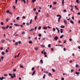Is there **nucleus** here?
<instances>
[{
    "label": "nucleus",
    "instance_id": "obj_39",
    "mask_svg": "<svg viewBox=\"0 0 80 80\" xmlns=\"http://www.w3.org/2000/svg\"><path fill=\"white\" fill-rule=\"evenodd\" d=\"M20 52H19L18 55V56H17V57H19V55H20Z\"/></svg>",
    "mask_w": 80,
    "mask_h": 80
},
{
    "label": "nucleus",
    "instance_id": "obj_48",
    "mask_svg": "<svg viewBox=\"0 0 80 80\" xmlns=\"http://www.w3.org/2000/svg\"><path fill=\"white\" fill-rule=\"evenodd\" d=\"M35 1H36V0H32V2L33 3H34V2H35Z\"/></svg>",
    "mask_w": 80,
    "mask_h": 80
},
{
    "label": "nucleus",
    "instance_id": "obj_3",
    "mask_svg": "<svg viewBox=\"0 0 80 80\" xmlns=\"http://www.w3.org/2000/svg\"><path fill=\"white\" fill-rule=\"evenodd\" d=\"M58 36H56L54 38V39L55 40H58Z\"/></svg>",
    "mask_w": 80,
    "mask_h": 80
},
{
    "label": "nucleus",
    "instance_id": "obj_11",
    "mask_svg": "<svg viewBox=\"0 0 80 80\" xmlns=\"http://www.w3.org/2000/svg\"><path fill=\"white\" fill-rule=\"evenodd\" d=\"M63 29H60V32L61 33H63Z\"/></svg>",
    "mask_w": 80,
    "mask_h": 80
},
{
    "label": "nucleus",
    "instance_id": "obj_23",
    "mask_svg": "<svg viewBox=\"0 0 80 80\" xmlns=\"http://www.w3.org/2000/svg\"><path fill=\"white\" fill-rule=\"evenodd\" d=\"M76 2L78 3H79V1L78 0H76Z\"/></svg>",
    "mask_w": 80,
    "mask_h": 80
},
{
    "label": "nucleus",
    "instance_id": "obj_32",
    "mask_svg": "<svg viewBox=\"0 0 80 80\" xmlns=\"http://www.w3.org/2000/svg\"><path fill=\"white\" fill-rule=\"evenodd\" d=\"M32 23V19H31L30 21V24H31Z\"/></svg>",
    "mask_w": 80,
    "mask_h": 80
},
{
    "label": "nucleus",
    "instance_id": "obj_2",
    "mask_svg": "<svg viewBox=\"0 0 80 80\" xmlns=\"http://www.w3.org/2000/svg\"><path fill=\"white\" fill-rule=\"evenodd\" d=\"M12 75L13 76H11V78H15V77H16V76H15V73L12 74Z\"/></svg>",
    "mask_w": 80,
    "mask_h": 80
},
{
    "label": "nucleus",
    "instance_id": "obj_53",
    "mask_svg": "<svg viewBox=\"0 0 80 80\" xmlns=\"http://www.w3.org/2000/svg\"><path fill=\"white\" fill-rule=\"evenodd\" d=\"M18 45V42H17L16 43H15V45Z\"/></svg>",
    "mask_w": 80,
    "mask_h": 80
},
{
    "label": "nucleus",
    "instance_id": "obj_9",
    "mask_svg": "<svg viewBox=\"0 0 80 80\" xmlns=\"http://www.w3.org/2000/svg\"><path fill=\"white\" fill-rule=\"evenodd\" d=\"M35 71H34L33 72H32V76L34 75H35Z\"/></svg>",
    "mask_w": 80,
    "mask_h": 80
},
{
    "label": "nucleus",
    "instance_id": "obj_10",
    "mask_svg": "<svg viewBox=\"0 0 80 80\" xmlns=\"http://www.w3.org/2000/svg\"><path fill=\"white\" fill-rule=\"evenodd\" d=\"M3 79H4V77H2L1 78V77H0V80H3Z\"/></svg>",
    "mask_w": 80,
    "mask_h": 80
},
{
    "label": "nucleus",
    "instance_id": "obj_63",
    "mask_svg": "<svg viewBox=\"0 0 80 80\" xmlns=\"http://www.w3.org/2000/svg\"><path fill=\"white\" fill-rule=\"evenodd\" d=\"M33 11H36V8H34L33 9Z\"/></svg>",
    "mask_w": 80,
    "mask_h": 80
},
{
    "label": "nucleus",
    "instance_id": "obj_17",
    "mask_svg": "<svg viewBox=\"0 0 80 80\" xmlns=\"http://www.w3.org/2000/svg\"><path fill=\"white\" fill-rule=\"evenodd\" d=\"M75 73H76V74H77V75H79V74H80V72H75Z\"/></svg>",
    "mask_w": 80,
    "mask_h": 80
},
{
    "label": "nucleus",
    "instance_id": "obj_50",
    "mask_svg": "<svg viewBox=\"0 0 80 80\" xmlns=\"http://www.w3.org/2000/svg\"><path fill=\"white\" fill-rule=\"evenodd\" d=\"M37 27L36 26L35 28V30H37Z\"/></svg>",
    "mask_w": 80,
    "mask_h": 80
},
{
    "label": "nucleus",
    "instance_id": "obj_31",
    "mask_svg": "<svg viewBox=\"0 0 80 80\" xmlns=\"http://www.w3.org/2000/svg\"><path fill=\"white\" fill-rule=\"evenodd\" d=\"M22 0V1H23L24 2V3H26V1H25V0Z\"/></svg>",
    "mask_w": 80,
    "mask_h": 80
},
{
    "label": "nucleus",
    "instance_id": "obj_37",
    "mask_svg": "<svg viewBox=\"0 0 80 80\" xmlns=\"http://www.w3.org/2000/svg\"><path fill=\"white\" fill-rule=\"evenodd\" d=\"M6 53H8V49L6 50Z\"/></svg>",
    "mask_w": 80,
    "mask_h": 80
},
{
    "label": "nucleus",
    "instance_id": "obj_44",
    "mask_svg": "<svg viewBox=\"0 0 80 80\" xmlns=\"http://www.w3.org/2000/svg\"><path fill=\"white\" fill-rule=\"evenodd\" d=\"M41 26H39L38 28V30H40L41 29Z\"/></svg>",
    "mask_w": 80,
    "mask_h": 80
},
{
    "label": "nucleus",
    "instance_id": "obj_24",
    "mask_svg": "<svg viewBox=\"0 0 80 80\" xmlns=\"http://www.w3.org/2000/svg\"><path fill=\"white\" fill-rule=\"evenodd\" d=\"M29 43H33V42H32V41H30L29 42Z\"/></svg>",
    "mask_w": 80,
    "mask_h": 80
},
{
    "label": "nucleus",
    "instance_id": "obj_61",
    "mask_svg": "<svg viewBox=\"0 0 80 80\" xmlns=\"http://www.w3.org/2000/svg\"><path fill=\"white\" fill-rule=\"evenodd\" d=\"M41 47H45V45H41Z\"/></svg>",
    "mask_w": 80,
    "mask_h": 80
},
{
    "label": "nucleus",
    "instance_id": "obj_49",
    "mask_svg": "<svg viewBox=\"0 0 80 80\" xmlns=\"http://www.w3.org/2000/svg\"><path fill=\"white\" fill-rule=\"evenodd\" d=\"M9 76H11L12 77V74L9 73Z\"/></svg>",
    "mask_w": 80,
    "mask_h": 80
},
{
    "label": "nucleus",
    "instance_id": "obj_59",
    "mask_svg": "<svg viewBox=\"0 0 80 80\" xmlns=\"http://www.w3.org/2000/svg\"><path fill=\"white\" fill-rule=\"evenodd\" d=\"M9 20H10L9 19L7 18V19L6 21H7V22H8V21Z\"/></svg>",
    "mask_w": 80,
    "mask_h": 80
},
{
    "label": "nucleus",
    "instance_id": "obj_15",
    "mask_svg": "<svg viewBox=\"0 0 80 80\" xmlns=\"http://www.w3.org/2000/svg\"><path fill=\"white\" fill-rule=\"evenodd\" d=\"M2 30H5L6 29V27H2Z\"/></svg>",
    "mask_w": 80,
    "mask_h": 80
},
{
    "label": "nucleus",
    "instance_id": "obj_27",
    "mask_svg": "<svg viewBox=\"0 0 80 80\" xmlns=\"http://www.w3.org/2000/svg\"><path fill=\"white\" fill-rule=\"evenodd\" d=\"M38 36L39 37H42V34H38Z\"/></svg>",
    "mask_w": 80,
    "mask_h": 80
},
{
    "label": "nucleus",
    "instance_id": "obj_42",
    "mask_svg": "<svg viewBox=\"0 0 80 80\" xmlns=\"http://www.w3.org/2000/svg\"><path fill=\"white\" fill-rule=\"evenodd\" d=\"M45 78V74H44L43 76V79H44Z\"/></svg>",
    "mask_w": 80,
    "mask_h": 80
},
{
    "label": "nucleus",
    "instance_id": "obj_58",
    "mask_svg": "<svg viewBox=\"0 0 80 80\" xmlns=\"http://www.w3.org/2000/svg\"><path fill=\"white\" fill-rule=\"evenodd\" d=\"M51 51H53V50H54V49H53V48H51Z\"/></svg>",
    "mask_w": 80,
    "mask_h": 80
},
{
    "label": "nucleus",
    "instance_id": "obj_60",
    "mask_svg": "<svg viewBox=\"0 0 80 80\" xmlns=\"http://www.w3.org/2000/svg\"><path fill=\"white\" fill-rule=\"evenodd\" d=\"M53 3H54V5H56V4H57V2H53Z\"/></svg>",
    "mask_w": 80,
    "mask_h": 80
},
{
    "label": "nucleus",
    "instance_id": "obj_33",
    "mask_svg": "<svg viewBox=\"0 0 80 80\" xmlns=\"http://www.w3.org/2000/svg\"><path fill=\"white\" fill-rule=\"evenodd\" d=\"M40 62L42 63H43V60L41 59L40 60Z\"/></svg>",
    "mask_w": 80,
    "mask_h": 80
},
{
    "label": "nucleus",
    "instance_id": "obj_38",
    "mask_svg": "<svg viewBox=\"0 0 80 80\" xmlns=\"http://www.w3.org/2000/svg\"><path fill=\"white\" fill-rule=\"evenodd\" d=\"M16 71H17V70L16 69H13V72H16Z\"/></svg>",
    "mask_w": 80,
    "mask_h": 80
},
{
    "label": "nucleus",
    "instance_id": "obj_36",
    "mask_svg": "<svg viewBox=\"0 0 80 80\" xmlns=\"http://www.w3.org/2000/svg\"><path fill=\"white\" fill-rule=\"evenodd\" d=\"M3 49V47H1V48H0V50H2Z\"/></svg>",
    "mask_w": 80,
    "mask_h": 80
},
{
    "label": "nucleus",
    "instance_id": "obj_64",
    "mask_svg": "<svg viewBox=\"0 0 80 80\" xmlns=\"http://www.w3.org/2000/svg\"><path fill=\"white\" fill-rule=\"evenodd\" d=\"M69 63H72V60L69 61Z\"/></svg>",
    "mask_w": 80,
    "mask_h": 80
},
{
    "label": "nucleus",
    "instance_id": "obj_29",
    "mask_svg": "<svg viewBox=\"0 0 80 80\" xmlns=\"http://www.w3.org/2000/svg\"><path fill=\"white\" fill-rule=\"evenodd\" d=\"M35 50H38V47H37L36 48H34Z\"/></svg>",
    "mask_w": 80,
    "mask_h": 80
},
{
    "label": "nucleus",
    "instance_id": "obj_4",
    "mask_svg": "<svg viewBox=\"0 0 80 80\" xmlns=\"http://www.w3.org/2000/svg\"><path fill=\"white\" fill-rule=\"evenodd\" d=\"M56 30H58V33H59L60 30H59V29H58V28H57V27H56Z\"/></svg>",
    "mask_w": 80,
    "mask_h": 80
},
{
    "label": "nucleus",
    "instance_id": "obj_43",
    "mask_svg": "<svg viewBox=\"0 0 80 80\" xmlns=\"http://www.w3.org/2000/svg\"><path fill=\"white\" fill-rule=\"evenodd\" d=\"M20 26L21 28H22L23 27L22 25H20Z\"/></svg>",
    "mask_w": 80,
    "mask_h": 80
},
{
    "label": "nucleus",
    "instance_id": "obj_52",
    "mask_svg": "<svg viewBox=\"0 0 80 80\" xmlns=\"http://www.w3.org/2000/svg\"><path fill=\"white\" fill-rule=\"evenodd\" d=\"M9 28L10 29V28H12V26H10L9 27Z\"/></svg>",
    "mask_w": 80,
    "mask_h": 80
},
{
    "label": "nucleus",
    "instance_id": "obj_7",
    "mask_svg": "<svg viewBox=\"0 0 80 80\" xmlns=\"http://www.w3.org/2000/svg\"><path fill=\"white\" fill-rule=\"evenodd\" d=\"M75 7L76 9H77V10H79V9H78V8H77V7L76 6H75Z\"/></svg>",
    "mask_w": 80,
    "mask_h": 80
},
{
    "label": "nucleus",
    "instance_id": "obj_18",
    "mask_svg": "<svg viewBox=\"0 0 80 80\" xmlns=\"http://www.w3.org/2000/svg\"><path fill=\"white\" fill-rule=\"evenodd\" d=\"M33 30H34V28H33L31 29L29 31V32H31V31H33Z\"/></svg>",
    "mask_w": 80,
    "mask_h": 80
},
{
    "label": "nucleus",
    "instance_id": "obj_45",
    "mask_svg": "<svg viewBox=\"0 0 80 80\" xmlns=\"http://www.w3.org/2000/svg\"><path fill=\"white\" fill-rule=\"evenodd\" d=\"M4 76H5V77H7V76H8V75L7 74H4Z\"/></svg>",
    "mask_w": 80,
    "mask_h": 80
},
{
    "label": "nucleus",
    "instance_id": "obj_54",
    "mask_svg": "<svg viewBox=\"0 0 80 80\" xmlns=\"http://www.w3.org/2000/svg\"><path fill=\"white\" fill-rule=\"evenodd\" d=\"M49 75H50V76H51L52 74L51 73H49L48 74Z\"/></svg>",
    "mask_w": 80,
    "mask_h": 80
},
{
    "label": "nucleus",
    "instance_id": "obj_1",
    "mask_svg": "<svg viewBox=\"0 0 80 80\" xmlns=\"http://www.w3.org/2000/svg\"><path fill=\"white\" fill-rule=\"evenodd\" d=\"M57 17H59L58 18V22H60V19H61V18H62V16L60 14H58L57 15Z\"/></svg>",
    "mask_w": 80,
    "mask_h": 80
},
{
    "label": "nucleus",
    "instance_id": "obj_20",
    "mask_svg": "<svg viewBox=\"0 0 80 80\" xmlns=\"http://www.w3.org/2000/svg\"><path fill=\"white\" fill-rule=\"evenodd\" d=\"M48 47L49 48H50V47H51V44H48Z\"/></svg>",
    "mask_w": 80,
    "mask_h": 80
},
{
    "label": "nucleus",
    "instance_id": "obj_28",
    "mask_svg": "<svg viewBox=\"0 0 80 80\" xmlns=\"http://www.w3.org/2000/svg\"><path fill=\"white\" fill-rule=\"evenodd\" d=\"M61 28H63L65 27L64 26H60Z\"/></svg>",
    "mask_w": 80,
    "mask_h": 80
},
{
    "label": "nucleus",
    "instance_id": "obj_14",
    "mask_svg": "<svg viewBox=\"0 0 80 80\" xmlns=\"http://www.w3.org/2000/svg\"><path fill=\"white\" fill-rule=\"evenodd\" d=\"M62 6H63V5H64V0H62Z\"/></svg>",
    "mask_w": 80,
    "mask_h": 80
},
{
    "label": "nucleus",
    "instance_id": "obj_5",
    "mask_svg": "<svg viewBox=\"0 0 80 80\" xmlns=\"http://www.w3.org/2000/svg\"><path fill=\"white\" fill-rule=\"evenodd\" d=\"M44 55H45L44 57H47V53L46 52H44Z\"/></svg>",
    "mask_w": 80,
    "mask_h": 80
},
{
    "label": "nucleus",
    "instance_id": "obj_30",
    "mask_svg": "<svg viewBox=\"0 0 80 80\" xmlns=\"http://www.w3.org/2000/svg\"><path fill=\"white\" fill-rule=\"evenodd\" d=\"M1 54H2V55H5V52H2Z\"/></svg>",
    "mask_w": 80,
    "mask_h": 80
},
{
    "label": "nucleus",
    "instance_id": "obj_46",
    "mask_svg": "<svg viewBox=\"0 0 80 80\" xmlns=\"http://www.w3.org/2000/svg\"><path fill=\"white\" fill-rule=\"evenodd\" d=\"M52 71H53L54 72H55V69H52Z\"/></svg>",
    "mask_w": 80,
    "mask_h": 80
},
{
    "label": "nucleus",
    "instance_id": "obj_35",
    "mask_svg": "<svg viewBox=\"0 0 80 80\" xmlns=\"http://www.w3.org/2000/svg\"><path fill=\"white\" fill-rule=\"evenodd\" d=\"M25 33V32H23L22 33V35H24Z\"/></svg>",
    "mask_w": 80,
    "mask_h": 80
},
{
    "label": "nucleus",
    "instance_id": "obj_51",
    "mask_svg": "<svg viewBox=\"0 0 80 80\" xmlns=\"http://www.w3.org/2000/svg\"><path fill=\"white\" fill-rule=\"evenodd\" d=\"M9 10H7V11L6 12H7V13H9Z\"/></svg>",
    "mask_w": 80,
    "mask_h": 80
},
{
    "label": "nucleus",
    "instance_id": "obj_12",
    "mask_svg": "<svg viewBox=\"0 0 80 80\" xmlns=\"http://www.w3.org/2000/svg\"><path fill=\"white\" fill-rule=\"evenodd\" d=\"M43 29H44V30H46L47 29V27H43Z\"/></svg>",
    "mask_w": 80,
    "mask_h": 80
},
{
    "label": "nucleus",
    "instance_id": "obj_62",
    "mask_svg": "<svg viewBox=\"0 0 80 80\" xmlns=\"http://www.w3.org/2000/svg\"><path fill=\"white\" fill-rule=\"evenodd\" d=\"M1 25H3V22H1Z\"/></svg>",
    "mask_w": 80,
    "mask_h": 80
},
{
    "label": "nucleus",
    "instance_id": "obj_41",
    "mask_svg": "<svg viewBox=\"0 0 80 80\" xmlns=\"http://www.w3.org/2000/svg\"><path fill=\"white\" fill-rule=\"evenodd\" d=\"M50 8H51L52 7V5H50L49 6Z\"/></svg>",
    "mask_w": 80,
    "mask_h": 80
},
{
    "label": "nucleus",
    "instance_id": "obj_22",
    "mask_svg": "<svg viewBox=\"0 0 80 80\" xmlns=\"http://www.w3.org/2000/svg\"><path fill=\"white\" fill-rule=\"evenodd\" d=\"M55 30H56V29H55V28H53V32H55Z\"/></svg>",
    "mask_w": 80,
    "mask_h": 80
},
{
    "label": "nucleus",
    "instance_id": "obj_55",
    "mask_svg": "<svg viewBox=\"0 0 80 80\" xmlns=\"http://www.w3.org/2000/svg\"><path fill=\"white\" fill-rule=\"evenodd\" d=\"M63 12H67V10L64 9L63 10Z\"/></svg>",
    "mask_w": 80,
    "mask_h": 80
},
{
    "label": "nucleus",
    "instance_id": "obj_56",
    "mask_svg": "<svg viewBox=\"0 0 80 80\" xmlns=\"http://www.w3.org/2000/svg\"><path fill=\"white\" fill-rule=\"evenodd\" d=\"M18 43L19 44H21V41H19L18 42Z\"/></svg>",
    "mask_w": 80,
    "mask_h": 80
},
{
    "label": "nucleus",
    "instance_id": "obj_26",
    "mask_svg": "<svg viewBox=\"0 0 80 80\" xmlns=\"http://www.w3.org/2000/svg\"><path fill=\"white\" fill-rule=\"evenodd\" d=\"M1 60H3V58H4L3 57V56H2L1 57Z\"/></svg>",
    "mask_w": 80,
    "mask_h": 80
},
{
    "label": "nucleus",
    "instance_id": "obj_13",
    "mask_svg": "<svg viewBox=\"0 0 80 80\" xmlns=\"http://www.w3.org/2000/svg\"><path fill=\"white\" fill-rule=\"evenodd\" d=\"M15 26H17V27H19L20 25H18L17 24H14Z\"/></svg>",
    "mask_w": 80,
    "mask_h": 80
},
{
    "label": "nucleus",
    "instance_id": "obj_16",
    "mask_svg": "<svg viewBox=\"0 0 80 80\" xmlns=\"http://www.w3.org/2000/svg\"><path fill=\"white\" fill-rule=\"evenodd\" d=\"M1 42L2 43H3L5 42V40H2Z\"/></svg>",
    "mask_w": 80,
    "mask_h": 80
},
{
    "label": "nucleus",
    "instance_id": "obj_47",
    "mask_svg": "<svg viewBox=\"0 0 80 80\" xmlns=\"http://www.w3.org/2000/svg\"><path fill=\"white\" fill-rule=\"evenodd\" d=\"M20 68H23V66L22 65H20Z\"/></svg>",
    "mask_w": 80,
    "mask_h": 80
},
{
    "label": "nucleus",
    "instance_id": "obj_57",
    "mask_svg": "<svg viewBox=\"0 0 80 80\" xmlns=\"http://www.w3.org/2000/svg\"><path fill=\"white\" fill-rule=\"evenodd\" d=\"M71 72H73V69H71Z\"/></svg>",
    "mask_w": 80,
    "mask_h": 80
},
{
    "label": "nucleus",
    "instance_id": "obj_8",
    "mask_svg": "<svg viewBox=\"0 0 80 80\" xmlns=\"http://www.w3.org/2000/svg\"><path fill=\"white\" fill-rule=\"evenodd\" d=\"M70 23H72V24H73V23H74V22H73V21L71 20L70 21Z\"/></svg>",
    "mask_w": 80,
    "mask_h": 80
},
{
    "label": "nucleus",
    "instance_id": "obj_19",
    "mask_svg": "<svg viewBox=\"0 0 80 80\" xmlns=\"http://www.w3.org/2000/svg\"><path fill=\"white\" fill-rule=\"evenodd\" d=\"M6 40H8V41H9V42H11V41L9 39H7Z\"/></svg>",
    "mask_w": 80,
    "mask_h": 80
},
{
    "label": "nucleus",
    "instance_id": "obj_6",
    "mask_svg": "<svg viewBox=\"0 0 80 80\" xmlns=\"http://www.w3.org/2000/svg\"><path fill=\"white\" fill-rule=\"evenodd\" d=\"M64 23H65V24H67V21L66 20H63Z\"/></svg>",
    "mask_w": 80,
    "mask_h": 80
},
{
    "label": "nucleus",
    "instance_id": "obj_25",
    "mask_svg": "<svg viewBox=\"0 0 80 80\" xmlns=\"http://www.w3.org/2000/svg\"><path fill=\"white\" fill-rule=\"evenodd\" d=\"M63 35H62L60 37V38H63Z\"/></svg>",
    "mask_w": 80,
    "mask_h": 80
},
{
    "label": "nucleus",
    "instance_id": "obj_21",
    "mask_svg": "<svg viewBox=\"0 0 80 80\" xmlns=\"http://www.w3.org/2000/svg\"><path fill=\"white\" fill-rule=\"evenodd\" d=\"M37 16H36L35 17V20H37Z\"/></svg>",
    "mask_w": 80,
    "mask_h": 80
},
{
    "label": "nucleus",
    "instance_id": "obj_40",
    "mask_svg": "<svg viewBox=\"0 0 80 80\" xmlns=\"http://www.w3.org/2000/svg\"><path fill=\"white\" fill-rule=\"evenodd\" d=\"M19 18H20V17H17V18H16V19H17V20H19Z\"/></svg>",
    "mask_w": 80,
    "mask_h": 80
},
{
    "label": "nucleus",
    "instance_id": "obj_34",
    "mask_svg": "<svg viewBox=\"0 0 80 80\" xmlns=\"http://www.w3.org/2000/svg\"><path fill=\"white\" fill-rule=\"evenodd\" d=\"M9 27V26L8 25L6 26V28L7 29H8Z\"/></svg>",
    "mask_w": 80,
    "mask_h": 80
}]
</instances>
